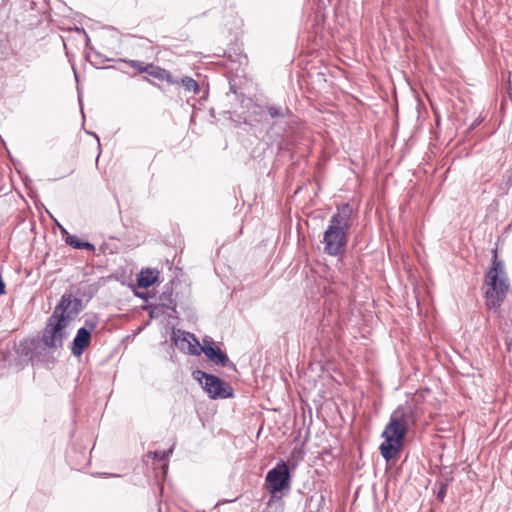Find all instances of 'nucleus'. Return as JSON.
I'll list each match as a JSON object with an SVG mask.
<instances>
[{
	"instance_id": "obj_1",
	"label": "nucleus",
	"mask_w": 512,
	"mask_h": 512,
	"mask_svg": "<svg viewBox=\"0 0 512 512\" xmlns=\"http://www.w3.org/2000/svg\"><path fill=\"white\" fill-rule=\"evenodd\" d=\"M415 415L409 405L398 406L391 414L388 424L382 432L384 441L379 449L382 457L389 461L401 450L408 429L415 424Z\"/></svg>"
},
{
	"instance_id": "obj_2",
	"label": "nucleus",
	"mask_w": 512,
	"mask_h": 512,
	"mask_svg": "<svg viewBox=\"0 0 512 512\" xmlns=\"http://www.w3.org/2000/svg\"><path fill=\"white\" fill-rule=\"evenodd\" d=\"M353 208L343 204L332 215L323 235L324 252L330 256H338L345 252L348 243V232L352 226Z\"/></svg>"
},
{
	"instance_id": "obj_3",
	"label": "nucleus",
	"mask_w": 512,
	"mask_h": 512,
	"mask_svg": "<svg viewBox=\"0 0 512 512\" xmlns=\"http://www.w3.org/2000/svg\"><path fill=\"white\" fill-rule=\"evenodd\" d=\"M485 281L488 286L485 292L486 306L490 310H497L506 297L509 285L503 262L497 259L496 251H494L492 267L487 272Z\"/></svg>"
},
{
	"instance_id": "obj_4",
	"label": "nucleus",
	"mask_w": 512,
	"mask_h": 512,
	"mask_svg": "<svg viewBox=\"0 0 512 512\" xmlns=\"http://www.w3.org/2000/svg\"><path fill=\"white\" fill-rule=\"evenodd\" d=\"M193 376L200 382L203 389L208 393L212 399H225L232 397V388L223 382L219 377L208 374L201 370L193 372Z\"/></svg>"
},
{
	"instance_id": "obj_5",
	"label": "nucleus",
	"mask_w": 512,
	"mask_h": 512,
	"mask_svg": "<svg viewBox=\"0 0 512 512\" xmlns=\"http://www.w3.org/2000/svg\"><path fill=\"white\" fill-rule=\"evenodd\" d=\"M265 486L273 497L278 493L290 489V472L285 462L281 461L268 471L265 478Z\"/></svg>"
},
{
	"instance_id": "obj_6",
	"label": "nucleus",
	"mask_w": 512,
	"mask_h": 512,
	"mask_svg": "<svg viewBox=\"0 0 512 512\" xmlns=\"http://www.w3.org/2000/svg\"><path fill=\"white\" fill-rule=\"evenodd\" d=\"M66 327L67 322L63 317L57 319L56 316H50L42 335L45 347L49 349L61 348L67 336Z\"/></svg>"
},
{
	"instance_id": "obj_7",
	"label": "nucleus",
	"mask_w": 512,
	"mask_h": 512,
	"mask_svg": "<svg viewBox=\"0 0 512 512\" xmlns=\"http://www.w3.org/2000/svg\"><path fill=\"white\" fill-rule=\"evenodd\" d=\"M82 309V302L80 299L74 297L72 294H63L60 302L55 307L51 316H56L57 319L61 317L67 322V326L70 321L78 315Z\"/></svg>"
},
{
	"instance_id": "obj_8",
	"label": "nucleus",
	"mask_w": 512,
	"mask_h": 512,
	"mask_svg": "<svg viewBox=\"0 0 512 512\" xmlns=\"http://www.w3.org/2000/svg\"><path fill=\"white\" fill-rule=\"evenodd\" d=\"M201 350L205 356L216 365H220L222 367L233 365L226 353L216 346L210 337H205L203 339Z\"/></svg>"
},
{
	"instance_id": "obj_9",
	"label": "nucleus",
	"mask_w": 512,
	"mask_h": 512,
	"mask_svg": "<svg viewBox=\"0 0 512 512\" xmlns=\"http://www.w3.org/2000/svg\"><path fill=\"white\" fill-rule=\"evenodd\" d=\"M95 323L86 321V326L78 329L73 340L72 353L75 356L82 355L84 349L89 345L91 332L95 329Z\"/></svg>"
},
{
	"instance_id": "obj_10",
	"label": "nucleus",
	"mask_w": 512,
	"mask_h": 512,
	"mask_svg": "<svg viewBox=\"0 0 512 512\" xmlns=\"http://www.w3.org/2000/svg\"><path fill=\"white\" fill-rule=\"evenodd\" d=\"M180 333V331H178ZM175 343L182 350H186L190 355H200L201 345L197 338L189 332H181V336L175 338Z\"/></svg>"
},
{
	"instance_id": "obj_11",
	"label": "nucleus",
	"mask_w": 512,
	"mask_h": 512,
	"mask_svg": "<svg viewBox=\"0 0 512 512\" xmlns=\"http://www.w3.org/2000/svg\"><path fill=\"white\" fill-rule=\"evenodd\" d=\"M157 280V272L154 270H142L137 279V284L141 288H148Z\"/></svg>"
},
{
	"instance_id": "obj_12",
	"label": "nucleus",
	"mask_w": 512,
	"mask_h": 512,
	"mask_svg": "<svg viewBox=\"0 0 512 512\" xmlns=\"http://www.w3.org/2000/svg\"><path fill=\"white\" fill-rule=\"evenodd\" d=\"M66 243L73 248L76 249H87V250H94L95 247L90 242L81 241L77 236L75 235H67L65 239Z\"/></svg>"
},
{
	"instance_id": "obj_13",
	"label": "nucleus",
	"mask_w": 512,
	"mask_h": 512,
	"mask_svg": "<svg viewBox=\"0 0 512 512\" xmlns=\"http://www.w3.org/2000/svg\"><path fill=\"white\" fill-rule=\"evenodd\" d=\"M180 84H182L186 91L193 92L194 94H198L200 91V87L198 83L191 77L185 76L181 78Z\"/></svg>"
},
{
	"instance_id": "obj_14",
	"label": "nucleus",
	"mask_w": 512,
	"mask_h": 512,
	"mask_svg": "<svg viewBox=\"0 0 512 512\" xmlns=\"http://www.w3.org/2000/svg\"><path fill=\"white\" fill-rule=\"evenodd\" d=\"M165 69L160 68L158 66H154L153 64H148L147 69L145 70V73L149 74L150 76L162 80L163 74Z\"/></svg>"
},
{
	"instance_id": "obj_15",
	"label": "nucleus",
	"mask_w": 512,
	"mask_h": 512,
	"mask_svg": "<svg viewBox=\"0 0 512 512\" xmlns=\"http://www.w3.org/2000/svg\"><path fill=\"white\" fill-rule=\"evenodd\" d=\"M287 112V108H282L274 105L268 107V114L270 115L271 118L284 117Z\"/></svg>"
},
{
	"instance_id": "obj_16",
	"label": "nucleus",
	"mask_w": 512,
	"mask_h": 512,
	"mask_svg": "<svg viewBox=\"0 0 512 512\" xmlns=\"http://www.w3.org/2000/svg\"><path fill=\"white\" fill-rule=\"evenodd\" d=\"M160 301H161L163 306H165L168 309H171V310L175 311V309H176V302L173 300L171 294L163 293L160 296Z\"/></svg>"
},
{
	"instance_id": "obj_17",
	"label": "nucleus",
	"mask_w": 512,
	"mask_h": 512,
	"mask_svg": "<svg viewBox=\"0 0 512 512\" xmlns=\"http://www.w3.org/2000/svg\"><path fill=\"white\" fill-rule=\"evenodd\" d=\"M127 63L134 69H136L138 72H145L147 69L148 64L142 61L138 60H129Z\"/></svg>"
},
{
	"instance_id": "obj_18",
	"label": "nucleus",
	"mask_w": 512,
	"mask_h": 512,
	"mask_svg": "<svg viewBox=\"0 0 512 512\" xmlns=\"http://www.w3.org/2000/svg\"><path fill=\"white\" fill-rule=\"evenodd\" d=\"M173 452V448H170L166 451H162V452H154V458H157V459H160V460H164L166 459L170 454H172Z\"/></svg>"
},
{
	"instance_id": "obj_19",
	"label": "nucleus",
	"mask_w": 512,
	"mask_h": 512,
	"mask_svg": "<svg viewBox=\"0 0 512 512\" xmlns=\"http://www.w3.org/2000/svg\"><path fill=\"white\" fill-rule=\"evenodd\" d=\"M162 81H166L169 84H180V81L173 78V76L167 70L164 71Z\"/></svg>"
},
{
	"instance_id": "obj_20",
	"label": "nucleus",
	"mask_w": 512,
	"mask_h": 512,
	"mask_svg": "<svg viewBox=\"0 0 512 512\" xmlns=\"http://www.w3.org/2000/svg\"><path fill=\"white\" fill-rule=\"evenodd\" d=\"M507 346H508V350L509 351H512V338L509 340V342L507 343Z\"/></svg>"
},
{
	"instance_id": "obj_21",
	"label": "nucleus",
	"mask_w": 512,
	"mask_h": 512,
	"mask_svg": "<svg viewBox=\"0 0 512 512\" xmlns=\"http://www.w3.org/2000/svg\"><path fill=\"white\" fill-rule=\"evenodd\" d=\"M93 136L96 138V140H97V142H98V147H100L99 137H98L95 133H93Z\"/></svg>"
},
{
	"instance_id": "obj_22",
	"label": "nucleus",
	"mask_w": 512,
	"mask_h": 512,
	"mask_svg": "<svg viewBox=\"0 0 512 512\" xmlns=\"http://www.w3.org/2000/svg\"><path fill=\"white\" fill-rule=\"evenodd\" d=\"M443 495H444V492H442V491H441V492H439L438 497H439V498H442V497H443Z\"/></svg>"
}]
</instances>
